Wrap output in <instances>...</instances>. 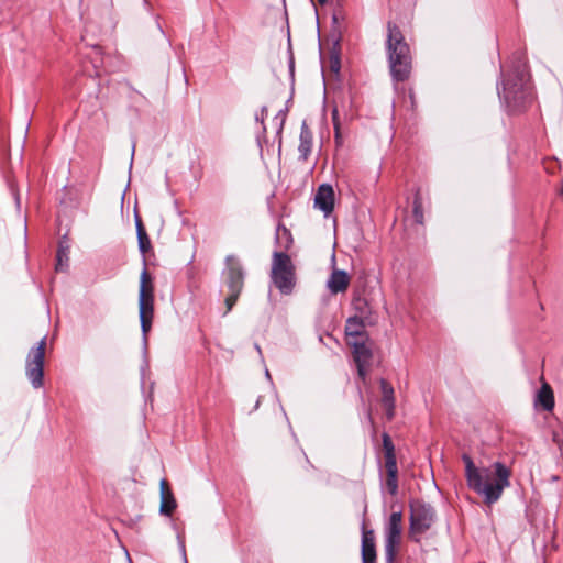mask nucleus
<instances>
[{"mask_svg": "<svg viewBox=\"0 0 563 563\" xmlns=\"http://www.w3.org/2000/svg\"><path fill=\"white\" fill-rule=\"evenodd\" d=\"M383 445L385 449V463H388L390 460L393 462H397L395 451H394V444L391 442L390 437L386 433L383 434Z\"/></svg>", "mask_w": 563, "mask_h": 563, "instance_id": "obj_21", "label": "nucleus"}, {"mask_svg": "<svg viewBox=\"0 0 563 563\" xmlns=\"http://www.w3.org/2000/svg\"><path fill=\"white\" fill-rule=\"evenodd\" d=\"M362 563H376L375 536L373 530L363 529Z\"/></svg>", "mask_w": 563, "mask_h": 563, "instance_id": "obj_13", "label": "nucleus"}, {"mask_svg": "<svg viewBox=\"0 0 563 563\" xmlns=\"http://www.w3.org/2000/svg\"><path fill=\"white\" fill-rule=\"evenodd\" d=\"M240 296V292H236V290L234 291H229V295L227 296L225 298V306H227V311L225 313H228L229 311H231V309L233 308V306L235 305L238 298Z\"/></svg>", "mask_w": 563, "mask_h": 563, "instance_id": "obj_24", "label": "nucleus"}, {"mask_svg": "<svg viewBox=\"0 0 563 563\" xmlns=\"http://www.w3.org/2000/svg\"><path fill=\"white\" fill-rule=\"evenodd\" d=\"M387 478H386V488L390 495L395 496L398 492V467L397 462H393L391 460L388 463H385Z\"/></svg>", "mask_w": 563, "mask_h": 563, "instance_id": "obj_17", "label": "nucleus"}, {"mask_svg": "<svg viewBox=\"0 0 563 563\" xmlns=\"http://www.w3.org/2000/svg\"><path fill=\"white\" fill-rule=\"evenodd\" d=\"M46 339L32 347L26 357L25 374L34 388L43 386Z\"/></svg>", "mask_w": 563, "mask_h": 563, "instance_id": "obj_7", "label": "nucleus"}, {"mask_svg": "<svg viewBox=\"0 0 563 563\" xmlns=\"http://www.w3.org/2000/svg\"><path fill=\"white\" fill-rule=\"evenodd\" d=\"M314 207L324 212L325 216L330 214L334 207V191L331 185H321L314 196Z\"/></svg>", "mask_w": 563, "mask_h": 563, "instance_id": "obj_11", "label": "nucleus"}, {"mask_svg": "<svg viewBox=\"0 0 563 563\" xmlns=\"http://www.w3.org/2000/svg\"><path fill=\"white\" fill-rule=\"evenodd\" d=\"M500 98L505 100L511 111H520L530 102L532 95L523 69H518L516 80L509 78L504 80L503 90L498 91Z\"/></svg>", "mask_w": 563, "mask_h": 563, "instance_id": "obj_3", "label": "nucleus"}, {"mask_svg": "<svg viewBox=\"0 0 563 563\" xmlns=\"http://www.w3.org/2000/svg\"><path fill=\"white\" fill-rule=\"evenodd\" d=\"M363 328L364 324L361 317H351L346 321L345 333L349 338H355V340H357L363 333Z\"/></svg>", "mask_w": 563, "mask_h": 563, "instance_id": "obj_19", "label": "nucleus"}, {"mask_svg": "<svg viewBox=\"0 0 563 563\" xmlns=\"http://www.w3.org/2000/svg\"><path fill=\"white\" fill-rule=\"evenodd\" d=\"M387 54L394 80L405 81L411 71V55L400 29L389 22L387 25Z\"/></svg>", "mask_w": 563, "mask_h": 563, "instance_id": "obj_2", "label": "nucleus"}, {"mask_svg": "<svg viewBox=\"0 0 563 563\" xmlns=\"http://www.w3.org/2000/svg\"><path fill=\"white\" fill-rule=\"evenodd\" d=\"M332 120H333V125H334V130H335V141L339 143L341 141H340V133H339V120H338V110L336 109H334L332 112Z\"/></svg>", "mask_w": 563, "mask_h": 563, "instance_id": "obj_26", "label": "nucleus"}, {"mask_svg": "<svg viewBox=\"0 0 563 563\" xmlns=\"http://www.w3.org/2000/svg\"><path fill=\"white\" fill-rule=\"evenodd\" d=\"M137 244L140 252L145 255L151 250V240L146 232H141L137 235Z\"/></svg>", "mask_w": 563, "mask_h": 563, "instance_id": "obj_22", "label": "nucleus"}, {"mask_svg": "<svg viewBox=\"0 0 563 563\" xmlns=\"http://www.w3.org/2000/svg\"><path fill=\"white\" fill-rule=\"evenodd\" d=\"M135 228H136V235H140L141 232H146L142 220L137 214H135Z\"/></svg>", "mask_w": 563, "mask_h": 563, "instance_id": "obj_27", "label": "nucleus"}, {"mask_svg": "<svg viewBox=\"0 0 563 563\" xmlns=\"http://www.w3.org/2000/svg\"><path fill=\"white\" fill-rule=\"evenodd\" d=\"M462 461L468 488L482 496L487 505L498 501L510 486L511 471L501 462H495L489 467H478L467 454L462 455Z\"/></svg>", "mask_w": 563, "mask_h": 563, "instance_id": "obj_1", "label": "nucleus"}, {"mask_svg": "<svg viewBox=\"0 0 563 563\" xmlns=\"http://www.w3.org/2000/svg\"><path fill=\"white\" fill-rule=\"evenodd\" d=\"M56 260V271H65L69 261V245L66 241L59 242Z\"/></svg>", "mask_w": 563, "mask_h": 563, "instance_id": "obj_20", "label": "nucleus"}, {"mask_svg": "<svg viewBox=\"0 0 563 563\" xmlns=\"http://www.w3.org/2000/svg\"><path fill=\"white\" fill-rule=\"evenodd\" d=\"M413 217L417 223L422 224L423 222V212L421 201L418 197L415 198L413 201Z\"/></svg>", "mask_w": 563, "mask_h": 563, "instance_id": "obj_23", "label": "nucleus"}, {"mask_svg": "<svg viewBox=\"0 0 563 563\" xmlns=\"http://www.w3.org/2000/svg\"><path fill=\"white\" fill-rule=\"evenodd\" d=\"M312 150V133L306 123L302 124L299 135V159L307 161Z\"/></svg>", "mask_w": 563, "mask_h": 563, "instance_id": "obj_16", "label": "nucleus"}, {"mask_svg": "<svg viewBox=\"0 0 563 563\" xmlns=\"http://www.w3.org/2000/svg\"><path fill=\"white\" fill-rule=\"evenodd\" d=\"M177 539H178V544H179L180 551L183 552L184 558L186 559V551H185V541H184V538H183V536L177 534Z\"/></svg>", "mask_w": 563, "mask_h": 563, "instance_id": "obj_28", "label": "nucleus"}, {"mask_svg": "<svg viewBox=\"0 0 563 563\" xmlns=\"http://www.w3.org/2000/svg\"><path fill=\"white\" fill-rule=\"evenodd\" d=\"M382 404L386 410V416L390 420L395 413L394 387L385 379H380Z\"/></svg>", "mask_w": 563, "mask_h": 563, "instance_id": "obj_15", "label": "nucleus"}, {"mask_svg": "<svg viewBox=\"0 0 563 563\" xmlns=\"http://www.w3.org/2000/svg\"><path fill=\"white\" fill-rule=\"evenodd\" d=\"M401 533L402 514L401 511H394L390 514L385 526V555L388 563H393L396 558L401 541Z\"/></svg>", "mask_w": 563, "mask_h": 563, "instance_id": "obj_8", "label": "nucleus"}, {"mask_svg": "<svg viewBox=\"0 0 563 563\" xmlns=\"http://www.w3.org/2000/svg\"><path fill=\"white\" fill-rule=\"evenodd\" d=\"M353 306L355 308V310L360 313L358 317H363L365 314V310H366V307H367V302L365 299H362V298H356L354 301H353Z\"/></svg>", "mask_w": 563, "mask_h": 563, "instance_id": "obj_25", "label": "nucleus"}, {"mask_svg": "<svg viewBox=\"0 0 563 563\" xmlns=\"http://www.w3.org/2000/svg\"><path fill=\"white\" fill-rule=\"evenodd\" d=\"M320 4H324L327 0H318Z\"/></svg>", "mask_w": 563, "mask_h": 563, "instance_id": "obj_29", "label": "nucleus"}, {"mask_svg": "<svg viewBox=\"0 0 563 563\" xmlns=\"http://www.w3.org/2000/svg\"><path fill=\"white\" fill-rule=\"evenodd\" d=\"M349 344L353 347V358L357 367V374L362 380H365L373 357L372 350L364 341H349Z\"/></svg>", "mask_w": 563, "mask_h": 563, "instance_id": "obj_9", "label": "nucleus"}, {"mask_svg": "<svg viewBox=\"0 0 563 563\" xmlns=\"http://www.w3.org/2000/svg\"><path fill=\"white\" fill-rule=\"evenodd\" d=\"M435 520L433 507L420 500L410 504V534L412 537L428 531Z\"/></svg>", "mask_w": 563, "mask_h": 563, "instance_id": "obj_6", "label": "nucleus"}, {"mask_svg": "<svg viewBox=\"0 0 563 563\" xmlns=\"http://www.w3.org/2000/svg\"><path fill=\"white\" fill-rule=\"evenodd\" d=\"M265 374H266V376H267L268 378H271L269 372H268L267 369H266Z\"/></svg>", "mask_w": 563, "mask_h": 563, "instance_id": "obj_30", "label": "nucleus"}, {"mask_svg": "<svg viewBox=\"0 0 563 563\" xmlns=\"http://www.w3.org/2000/svg\"><path fill=\"white\" fill-rule=\"evenodd\" d=\"M272 280L282 294L288 295L295 287V266L288 254L275 252L272 262Z\"/></svg>", "mask_w": 563, "mask_h": 563, "instance_id": "obj_5", "label": "nucleus"}, {"mask_svg": "<svg viewBox=\"0 0 563 563\" xmlns=\"http://www.w3.org/2000/svg\"><path fill=\"white\" fill-rule=\"evenodd\" d=\"M349 285L350 276L341 269H334L327 282V286L332 294L344 292Z\"/></svg>", "mask_w": 563, "mask_h": 563, "instance_id": "obj_14", "label": "nucleus"}, {"mask_svg": "<svg viewBox=\"0 0 563 563\" xmlns=\"http://www.w3.org/2000/svg\"><path fill=\"white\" fill-rule=\"evenodd\" d=\"M225 274L229 291L236 290V292H241L243 288V271L235 257L228 256Z\"/></svg>", "mask_w": 563, "mask_h": 563, "instance_id": "obj_10", "label": "nucleus"}, {"mask_svg": "<svg viewBox=\"0 0 563 563\" xmlns=\"http://www.w3.org/2000/svg\"><path fill=\"white\" fill-rule=\"evenodd\" d=\"M139 313L144 345L154 318V286L146 268L141 273L139 290Z\"/></svg>", "mask_w": 563, "mask_h": 563, "instance_id": "obj_4", "label": "nucleus"}, {"mask_svg": "<svg viewBox=\"0 0 563 563\" xmlns=\"http://www.w3.org/2000/svg\"><path fill=\"white\" fill-rule=\"evenodd\" d=\"M161 490V505L159 514L163 516H172L177 507L176 499L168 487L166 479H162L159 483Z\"/></svg>", "mask_w": 563, "mask_h": 563, "instance_id": "obj_12", "label": "nucleus"}, {"mask_svg": "<svg viewBox=\"0 0 563 563\" xmlns=\"http://www.w3.org/2000/svg\"><path fill=\"white\" fill-rule=\"evenodd\" d=\"M537 404H539L544 410L551 411L554 407V396L551 387L548 384H543L537 394Z\"/></svg>", "mask_w": 563, "mask_h": 563, "instance_id": "obj_18", "label": "nucleus"}]
</instances>
